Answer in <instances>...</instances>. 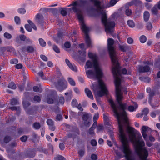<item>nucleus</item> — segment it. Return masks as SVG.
Instances as JSON below:
<instances>
[{"instance_id": "nucleus-1", "label": "nucleus", "mask_w": 160, "mask_h": 160, "mask_svg": "<svg viewBox=\"0 0 160 160\" xmlns=\"http://www.w3.org/2000/svg\"><path fill=\"white\" fill-rule=\"evenodd\" d=\"M115 92L117 101L119 105V108L122 111V112L119 113L117 108L112 100L110 99L109 102L111 104V106L113 109L114 114L118 122L119 131L120 134L124 133L123 128V125L122 122L123 121L125 123L128 124V122L125 109H127L126 103H122V100L123 97L121 93L120 88V80L118 78L115 81Z\"/></svg>"}, {"instance_id": "nucleus-2", "label": "nucleus", "mask_w": 160, "mask_h": 160, "mask_svg": "<svg viewBox=\"0 0 160 160\" xmlns=\"http://www.w3.org/2000/svg\"><path fill=\"white\" fill-rule=\"evenodd\" d=\"M88 56L92 59V62L89 60L86 63V66L88 68H91L93 66L94 68L95 72L92 70H89L86 71V73L88 77L90 78H95L98 79L99 86L101 90L98 92V95L101 97L104 95L107 94L108 92L105 84L100 79L103 77L102 72L98 66L97 56L91 52L88 53Z\"/></svg>"}, {"instance_id": "nucleus-3", "label": "nucleus", "mask_w": 160, "mask_h": 160, "mask_svg": "<svg viewBox=\"0 0 160 160\" xmlns=\"http://www.w3.org/2000/svg\"><path fill=\"white\" fill-rule=\"evenodd\" d=\"M90 1L93 3L94 6L97 8V12L101 15L102 22L105 26V31L107 33H111L113 31L115 23L109 19H107L106 11L104 9L113 6L118 1L111 0L109 3H107L104 2L103 1Z\"/></svg>"}, {"instance_id": "nucleus-4", "label": "nucleus", "mask_w": 160, "mask_h": 160, "mask_svg": "<svg viewBox=\"0 0 160 160\" xmlns=\"http://www.w3.org/2000/svg\"><path fill=\"white\" fill-rule=\"evenodd\" d=\"M133 128L128 126L126 131L129 134L130 140L135 147V150L137 155L142 160H147L148 155V151L146 148L143 147L145 146L143 141H140L142 137L140 134L137 137Z\"/></svg>"}, {"instance_id": "nucleus-5", "label": "nucleus", "mask_w": 160, "mask_h": 160, "mask_svg": "<svg viewBox=\"0 0 160 160\" xmlns=\"http://www.w3.org/2000/svg\"><path fill=\"white\" fill-rule=\"evenodd\" d=\"M87 0H78L74 2L73 4H70L69 6H73L72 8V10L77 13L81 29L84 34L85 40H90V38L88 34L89 28L84 23L82 14L83 12L88 11L87 7Z\"/></svg>"}, {"instance_id": "nucleus-6", "label": "nucleus", "mask_w": 160, "mask_h": 160, "mask_svg": "<svg viewBox=\"0 0 160 160\" xmlns=\"http://www.w3.org/2000/svg\"><path fill=\"white\" fill-rule=\"evenodd\" d=\"M114 41H108V52L113 65L112 67V72L115 78V81L118 78L120 80L121 83V74H130L129 72H127V70L125 68H123L121 71L120 69L119 63L118 61V58L116 55L115 48L114 47Z\"/></svg>"}, {"instance_id": "nucleus-7", "label": "nucleus", "mask_w": 160, "mask_h": 160, "mask_svg": "<svg viewBox=\"0 0 160 160\" xmlns=\"http://www.w3.org/2000/svg\"><path fill=\"white\" fill-rule=\"evenodd\" d=\"M120 137L122 145L120 149L124 154V157L127 160H135V158L132 155V151L128 145V141L127 138L125 133H120Z\"/></svg>"}, {"instance_id": "nucleus-8", "label": "nucleus", "mask_w": 160, "mask_h": 160, "mask_svg": "<svg viewBox=\"0 0 160 160\" xmlns=\"http://www.w3.org/2000/svg\"><path fill=\"white\" fill-rule=\"evenodd\" d=\"M58 75L60 76H61V79L58 81V83H56L55 85L57 89L60 91H61L66 88V84L67 82L65 80L62 76L61 73L60 72V71H58Z\"/></svg>"}, {"instance_id": "nucleus-9", "label": "nucleus", "mask_w": 160, "mask_h": 160, "mask_svg": "<svg viewBox=\"0 0 160 160\" xmlns=\"http://www.w3.org/2000/svg\"><path fill=\"white\" fill-rule=\"evenodd\" d=\"M91 118L90 114L84 112V114L82 115V118L83 121V123L84 125L87 127H89L91 125V123L89 120V118Z\"/></svg>"}, {"instance_id": "nucleus-10", "label": "nucleus", "mask_w": 160, "mask_h": 160, "mask_svg": "<svg viewBox=\"0 0 160 160\" xmlns=\"http://www.w3.org/2000/svg\"><path fill=\"white\" fill-rule=\"evenodd\" d=\"M151 132V130L150 128L147 126H143L142 128L141 133L142 135L143 138L145 140L147 139V133H148L149 132Z\"/></svg>"}, {"instance_id": "nucleus-11", "label": "nucleus", "mask_w": 160, "mask_h": 160, "mask_svg": "<svg viewBox=\"0 0 160 160\" xmlns=\"http://www.w3.org/2000/svg\"><path fill=\"white\" fill-rule=\"evenodd\" d=\"M138 70L140 72H145L149 71L150 68L148 66L146 65L144 66L141 65L138 66Z\"/></svg>"}, {"instance_id": "nucleus-12", "label": "nucleus", "mask_w": 160, "mask_h": 160, "mask_svg": "<svg viewBox=\"0 0 160 160\" xmlns=\"http://www.w3.org/2000/svg\"><path fill=\"white\" fill-rule=\"evenodd\" d=\"M35 21L38 23L41 24L43 22V17L40 13L37 14L35 16Z\"/></svg>"}, {"instance_id": "nucleus-13", "label": "nucleus", "mask_w": 160, "mask_h": 160, "mask_svg": "<svg viewBox=\"0 0 160 160\" xmlns=\"http://www.w3.org/2000/svg\"><path fill=\"white\" fill-rule=\"evenodd\" d=\"M65 61L67 64L68 65L69 68L73 71H77L76 67L73 65H72L70 63L69 61L67 59H66Z\"/></svg>"}, {"instance_id": "nucleus-14", "label": "nucleus", "mask_w": 160, "mask_h": 160, "mask_svg": "<svg viewBox=\"0 0 160 160\" xmlns=\"http://www.w3.org/2000/svg\"><path fill=\"white\" fill-rule=\"evenodd\" d=\"M85 92L88 97L92 100L93 99V97L92 92L89 89L87 88H85Z\"/></svg>"}, {"instance_id": "nucleus-15", "label": "nucleus", "mask_w": 160, "mask_h": 160, "mask_svg": "<svg viewBox=\"0 0 160 160\" xmlns=\"http://www.w3.org/2000/svg\"><path fill=\"white\" fill-rule=\"evenodd\" d=\"M53 96L52 94H48L47 96V100L48 104H52L53 102Z\"/></svg>"}, {"instance_id": "nucleus-16", "label": "nucleus", "mask_w": 160, "mask_h": 160, "mask_svg": "<svg viewBox=\"0 0 160 160\" xmlns=\"http://www.w3.org/2000/svg\"><path fill=\"white\" fill-rule=\"evenodd\" d=\"M103 118L105 124L106 125H110V124L109 121V118L105 113L103 114Z\"/></svg>"}, {"instance_id": "nucleus-17", "label": "nucleus", "mask_w": 160, "mask_h": 160, "mask_svg": "<svg viewBox=\"0 0 160 160\" xmlns=\"http://www.w3.org/2000/svg\"><path fill=\"white\" fill-rule=\"evenodd\" d=\"M119 49L122 52H125L128 49L127 46L126 45H120L119 46Z\"/></svg>"}, {"instance_id": "nucleus-18", "label": "nucleus", "mask_w": 160, "mask_h": 160, "mask_svg": "<svg viewBox=\"0 0 160 160\" xmlns=\"http://www.w3.org/2000/svg\"><path fill=\"white\" fill-rule=\"evenodd\" d=\"M138 107V105L137 103H135L134 106H130L128 107V110L130 112H133L136 110Z\"/></svg>"}, {"instance_id": "nucleus-19", "label": "nucleus", "mask_w": 160, "mask_h": 160, "mask_svg": "<svg viewBox=\"0 0 160 160\" xmlns=\"http://www.w3.org/2000/svg\"><path fill=\"white\" fill-rule=\"evenodd\" d=\"M16 142H12L11 144L8 145L6 148L7 150L8 151H10V150L13 148L16 147Z\"/></svg>"}, {"instance_id": "nucleus-20", "label": "nucleus", "mask_w": 160, "mask_h": 160, "mask_svg": "<svg viewBox=\"0 0 160 160\" xmlns=\"http://www.w3.org/2000/svg\"><path fill=\"white\" fill-rule=\"evenodd\" d=\"M79 53L80 55L82 56V58L81 59V60L83 62H84L85 60V57L86 56V53L85 51H79Z\"/></svg>"}, {"instance_id": "nucleus-21", "label": "nucleus", "mask_w": 160, "mask_h": 160, "mask_svg": "<svg viewBox=\"0 0 160 160\" xmlns=\"http://www.w3.org/2000/svg\"><path fill=\"white\" fill-rule=\"evenodd\" d=\"M156 92L155 90H152L149 94V102L151 103L152 101L153 97L155 95Z\"/></svg>"}, {"instance_id": "nucleus-22", "label": "nucleus", "mask_w": 160, "mask_h": 160, "mask_svg": "<svg viewBox=\"0 0 160 160\" xmlns=\"http://www.w3.org/2000/svg\"><path fill=\"white\" fill-rule=\"evenodd\" d=\"M150 14L149 12L148 11H145L143 14V18L144 21H147L149 18Z\"/></svg>"}, {"instance_id": "nucleus-23", "label": "nucleus", "mask_w": 160, "mask_h": 160, "mask_svg": "<svg viewBox=\"0 0 160 160\" xmlns=\"http://www.w3.org/2000/svg\"><path fill=\"white\" fill-rule=\"evenodd\" d=\"M158 9L156 5H155L151 9L152 13L154 15H157L158 13Z\"/></svg>"}, {"instance_id": "nucleus-24", "label": "nucleus", "mask_w": 160, "mask_h": 160, "mask_svg": "<svg viewBox=\"0 0 160 160\" xmlns=\"http://www.w3.org/2000/svg\"><path fill=\"white\" fill-rule=\"evenodd\" d=\"M33 127L35 129H39L41 127V125L39 123L35 122L33 124Z\"/></svg>"}, {"instance_id": "nucleus-25", "label": "nucleus", "mask_w": 160, "mask_h": 160, "mask_svg": "<svg viewBox=\"0 0 160 160\" xmlns=\"http://www.w3.org/2000/svg\"><path fill=\"white\" fill-rule=\"evenodd\" d=\"M127 24L131 28H133L135 26V24L132 20H129L127 21Z\"/></svg>"}, {"instance_id": "nucleus-26", "label": "nucleus", "mask_w": 160, "mask_h": 160, "mask_svg": "<svg viewBox=\"0 0 160 160\" xmlns=\"http://www.w3.org/2000/svg\"><path fill=\"white\" fill-rule=\"evenodd\" d=\"M41 96H39L37 95L35 96L33 98V100L36 103L39 102L41 100Z\"/></svg>"}, {"instance_id": "nucleus-27", "label": "nucleus", "mask_w": 160, "mask_h": 160, "mask_svg": "<svg viewBox=\"0 0 160 160\" xmlns=\"http://www.w3.org/2000/svg\"><path fill=\"white\" fill-rule=\"evenodd\" d=\"M68 82L72 86H75V82L72 78H68Z\"/></svg>"}, {"instance_id": "nucleus-28", "label": "nucleus", "mask_w": 160, "mask_h": 160, "mask_svg": "<svg viewBox=\"0 0 160 160\" xmlns=\"http://www.w3.org/2000/svg\"><path fill=\"white\" fill-rule=\"evenodd\" d=\"M8 88H12V89H15L16 88V86L15 83L13 82H11L8 85Z\"/></svg>"}, {"instance_id": "nucleus-29", "label": "nucleus", "mask_w": 160, "mask_h": 160, "mask_svg": "<svg viewBox=\"0 0 160 160\" xmlns=\"http://www.w3.org/2000/svg\"><path fill=\"white\" fill-rule=\"evenodd\" d=\"M54 160H66V159L63 156L58 155L57 157L55 158Z\"/></svg>"}, {"instance_id": "nucleus-30", "label": "nucleus", "mask_w": 160, "mask_h": 160, "mask_svg": "<svg viewBox=\"0 0 160 160\" xmlns=\"http://www.w3.org/2000/svg\"><path fill=\"white\" fill-rule=\"evenodd\" d=\"M11 104L12 105H17L18 104V102L16 99L13 98L11 100Z\"/></svg>"}, {"instance_id": "nucleus-31", "label": "nucleus", "mask_w": 160, "mask_h": 160, "mask_svg": "<svg viewBox=\"0 0 160 160\" xmlns=\"http://www.w3.org/2000/svg\"><path fill=\"white\" fill-rule=\"evenodd\" d=\"M35 155V153L34 151H29L28 154V156L29 158H33L34 157Z\"/></svg>"}, {"instance_id": "nucleus-32", "label": "nucleus", "mask_w": 160, "mask_h": 160, "mask_svg": "<svg viewBox=\"0 0 160 160\" xmlns=\"http://www.w3.org/2000/svg\"><path fill=\"white\" fill-rule=\"evenodd\" d=\"M11 140V138L10 136H5L4 139V142L5 143H7Z\"/></svg>"}, {"instance_id": "nucleus-33", "label": "nucleus", "mask_w": 160, "mask_h": 160, "mask_svg": "<svg viewBox=\"0 0 160 160\" xmlns=\"http://www.w3.org/2000/svg\"><path fill=\"white\" fill-rule=\"evenodd\" d=\"M38 75L40 76L42 79L43 80H46V78L44 76L43 72L41 71L38 73Z\"/></svg>"}, {"instance_id": "nucleus-34", "label": "nucleus", "mask_w": 160, "mask_h": 160, "mask_svg": "<svg viewBox=\"0 0 160 160\" xmlns=\"http://www.w3.org/2000/svg\"><path fill=\"white\" fill-rule=\"evenodd\" d=\"M18 12L20 14H24L26 12V10L23 8H20L18 9Z\"/></svg>"}, {"instance_id": "nucleus-35", "label": "nucleus", "mask_w": 160, "mask_h": 160, "mask_svg": "<svg viewBox=\"0 0 160 160\" xmlns=\"http://www.w3.org/2000/svg\"><path fill=\"white\" fill-rule=\"evenodd\" d=\"M72 105L73 107H77L78 104V102L77 100L76 99H74L72 102Z\"/></svg>"}, {"instance_id": "nucleus-36", "label": "nucleus", "mask_w": 160, "mask_h": 160, "mask_svg": "<svg viewBox=\"0 0 160 160\" xmlns=\"http://www.w3.org/2000/svg\"><path fill=\"white\" fill-rule=\"evenodd\" d=\"M75 137V136L74 134L72 133H69L67 134V135L65 137V139H67L68 138H74Z\"/></svg>"}, {"instance_id": "nucleus-37", "label": "nucleus", "mask_w": 160, "mask_h": 160, "mask_svg": "<svg viewBox=\"0 0 160 160\" xmlns=\"http://www.w3.org/2000/svg\"><path fill=\"white\" fill-rule=\"evenodd\" d=\"M27 51L29 52H32L34 51V48L32 46H29L27 48Z\"/></svg>"}, {"instance_id": "nucleus-38", "label": "nucleus", "mask_w": 160, "mask_h": 160, "mask_svg": "<svg viewBox=\"0 0 160 160\" xmlns=\"http://www.w3.org/2000/svg\"><path fill=\"white\" fill-rule=\"evenodd\" d=\"M22 103L24 107L26 109L30 105V103L28 101H23Z\"/></svg>"}, {"instance_id": "nucleus-39", "label": "nucleus", "mask_w": 160, "mask_h": 160, "mask_svg": "<svg viewBox=\"0 0 160 160\" xmlns=\"http://www.w3.org/2000/svg\"><path fill=\"white\" fill-rule=\"evenodd\" d=\"M108 133L110 135V137L111 138V140L112 141H113L114 138H113V132L111 130H109L108 132Z\"/></svg>"}, {"instance_id": "nucleus-40", "label": "nucleus", "mask_w": 160, "mask_h": 160, "mask_svg": "<svg viewBox=\"0 0 160 160\" xmlns=\"http://www.w3.org/2000/svg\"><path fill=\"white\" fill-rule=\"evenodd\" d=\"M53 49L54 51L56 53H58L60 52V51L59 48L56 45H53Z\"/></svg>"}, {"instance_id": "nucleus-41", "label": "nucleus", "mask_w": 160, "mask_h": 160, "mask_svg": "<svg viewBox=\"0 0 160 160\" xmlns=\"http://www.w3.org/2000/svg\"><path fill=\"white\" fill-rule=\"evenodd\" d=\"M4 36L7 39H10L12 38L11 35L8 32H5L4 34Z\"/></svg>"}, {"instance_id": "nucleus-42", "label": "nucleus", "mask_w": 160, "mask_h": 160, "mask_svg": "<svg viewBox=\"0 0 160 160\" xmlns=\"http://www.w3.org/2000/svg\"><path fill=\"white\" fill-rule=\"evenodd\" d=\"M85 152V150L84 149H81L79 151L78 153L80 157H82L84 155Z\"/></svg>"}, {"instance_id": "nucleus-43", "label": "nucleus", "mask_w": 160, "mask_h": 160, "mask_svg": "<svg viewBox=\"0 0 160 160\" xmlns=\"http://www.w3.org/2000/svg\"><path fill=\"white\" fill-rule=\"evenodd\" d=\"M25 28L29 32H31L32 30V29L31 26L28 24H26L25 26Z\"/></svg>"}, {"instance_id": "nucleus-44", "label": "nucleus", "mask_w": 160, "mask_h": 160, "mask_svg": "<svg viewBox=\"0 0 160 160\" xmlns=\"http://www.w3.org/2000/svg\"><path fill=\"white\" fill-rule=\"evenodd\" d=\"M9 108L12 110H16V111H19L20 110V108L19 107H10Z\"/></svg>"}, {"instance_id": "nucleus-45", "label": "nucleus", "mask_w": 160, "mask_h": 160, "mask_svg": "<svg viewBox=\"0 0 160 160\" xmlns=\"http://www.w3.org/2000/svg\"><path fill=\"white\" fill-rule=\"evenodd\" d=\"M14 20L15 22L17 24H19L20 23V19L18 16H16L14 18Z\"/></svg>"}, {"instance_id": "nucleus-46", "label": "nucleus", "mask_w": 160, "mask_h": 160, "mask_svg": "<svg viewBox=\"0 0 160 160\" xmlns=\"http://www.w3.org/2000/svg\"><path fill=\"white\" fill-rule=\"evenodd\" d=\"M61 13L63 16H65L67 15V11L65 8L62 9L61 10Z\"/></svg>"}, {"instance_id": "nucleus-47", "label": "nucleus", "mask_w": 160, "mask_h": 160, "mask_svg": "<svg viewBox=\"0 0 160 160\" xmlns=\"http://www.w3.org/2000/svg\"><path fill=\"white\" fill-rule=\"evenodd\" d=\"M59 102L61 104H63L64 102V98L63 96L60 97H59Z\"/></svg>"}, {"instance_id": "nucleus-48", "label": "nucleus", "mask_w": 160, "mask_h": 160, "mask_svg": "<svg viewBox=\"0 0 160 160\" xmlns=\"http://www.w3.org/2000/svg\"><path fill=\"white\" fill-rule=\"evenodd\" d=\"M47 124L49 125H53L54 123L52 120L51 119H48L47 121Z\"/></svg>"}, {"instance_id": "nucleus-49", "label": "nucleus", "mask_w": 160, "mask_h": 160, "mask_svg": "<svg viewBox=\"0 0 160 160\" xmlns=\"http://www.w3.org/2000/svg\"><path fill=\"white\" fill-rule=\"evenodd\" d=\"M132 12L131 10L129 9H127L125 11L126 15L128 16H130L132 13Z\"/></svg>"}, {"instance_id": "nucleus-50", "label": "nucleus", "mask_w": 160, "mask_h": 160, "mask_svg": "<svg viewBox=\"0 0 160 160\" xmlns=\"http://www.w3.org/2000/svg\"><path fill=\"white\" fill-rule=\"evenodd\" d=\"M149 111V110L148 108H145L143 110L142 113L143 114V115H147L148 114Z\"/></svg>"}, {"instance_id": "nucleus-51", "label": "nucleus", "mask_w": 160, "mask_h": 160, "mask_svg": "<svg viewBox=\"0 0 160 160\" xmlns=\"http://www.w3.org/2000/svg\"><path fill=\"white\" fill-rule=\"evenodd\" d=\"M93 127H91L90 128V129L88 131V133L90 135H92L93 134H94V132L93 130L95 129L93 128Z\"/></svg>"}, {"instance_id": "nucleus-52", "label": "nucleus", "mask_w": 160, "mask_h": 160, "mask_svg": "<svg viewBox=\"0 0 160 160\" xmlns=\"http://www.w3.org/2000/svg\"><path fill=\"white\" fill-rule=\"evenodd\" d=\"M18 60L16 59H13L11 60L10 62L11 64H16L18 62Z\"/></svg>"}, {"instance_id": "nucleus-53", "label": "nucleus", "mask_w": 160, "mask_h": 160, "mask_svg": "<svg viewBox=\"0 0 160 160\" xmlns=\"http://www.w3.org/2000/svg\"><path fill=\"white\" fill-rule=\"evenodd\" d=\"M64 47L67 48H69L71 47V44L68 42H66L64 44Z\"/></svg>"}, {"instance_id": "nucleus-54", "label": "nucleus", "mask_w": 160, "mask_h": 160, "mask_svg": "<svg viewBox=\"0 0 160 160\" xmlns=\"http://www.w3.org/2000/svg\"><path fill=\"white\" fill-rule=\"evenodd\" d=\"M91 144L92 146H96L97 145V142L95 139H92L91 142Z\"/></svg>"}, {"instance_id": "nucleus-55", "label": "nucleus", "mask_w": 160, "mask_h": 160, "mask_svg": "<svg viewBox=\"0 0 160 160\" xmlns=\"http://www.w3.org/2000/svg\"><path fill=\"white\" fill-rule=\"evenodd\" d=\"M19 38L20 40H28V39L27 38L26 36L24 35H20Z\"/></svg>"}, {"instance_id": "nucleus-56", "label": "nucleus", "mask_w": 160, "mask_h": 160, "mask_svg": "<svg viewBox=\"0 0 160 160\" xmlns=\"http://www.w3.org/2000/svg\"><path fill=\"white\" fill-rule=\"evenodd\" d=\"M147 28L148 30H150L152 28V25L151 23H148L147 24Z\"/></svg>"}, {"instance_id": "nucleus-57", "label": "nucleus", "mask_w": 160, "mask_h": 160, "mask_svg": "<svg viewBox=\"0 0 160 160\" xmlns=\"http://www.w3.org/2000/svg\"><path fill=\"white\" fill-rule=\"evenodd\" d=\"M103 127L102 125H99L97 128V129L98 130L97 132H98L103 130Z\"/></svg>"}, {"instance_id": "nucleus-58", "label": "nucleus", "mask_w": 160, "mask_h": 160, "mask_svg": "<svg viewBox=\"0 0 160 160\" xmlns=\"http://www.w3.org/2000/svg\"><path fill=\"white\" fill-rule=\"evenodd\" d=\"M91 159L92 160H96L97 159V156L94 154H92L91 155Z\"/></svg>"}, {"instance_id": "nucleus-59", "label": "nucleus", "mask_w": 160, "mask_h": 160, "mask_svg": "<svg viewBox=\"0 0 160 160\" xmlns=\"http://www.w3.org/2000/svg\"><path fill=\"white\" fill-rule=\"evenodd\" d=\"M59 147L60 149L61 150H63L65 148V146L64 144L62 143H60L59 145Z\"/></svg>"}, {"instance_id": "nucleus-60", "label": "nucleus", "mask_w": 160, "mask_h": 160, "mask_svg": "<svg viewBox=\"0 0 160 160\" xmlns=\"http://www.w3.org/2000/svg\"><path fill=\"white\" fill-rule=\"evenodd\" d=\"M41 58L43 61H48L47 58L45 56L43 55H41L40 56Z\"/></svg>"}, {"instance_id": "nucleus-61", "label": "nucleus", "mask_w": 160, "mask_h": 160, "mask_svg": "<svg viewBox=\"0 0 160 160\" xmlns=\"http://www.w3.org/2000/svg\"><path fill=\"white\" fill-rule=\"evenodd\" d=\"M99 117V114L98 113H95L94 116L93 118V121H96L97 120Z\"/></svg>"}, {"instance_id": "nucleus-62", "label": "nucleus", "mask_w": 160, "mask_h": 160, "mask_svg": "<svg viewBox=\"0 0 160 160\" xmlns=\"http://www.w3.org/2000/svg\"><path fill=\"white\" fill-rule=\"evenodd\" d=\"M152 101L151 103H149L152 106L153 108H155L156 107H158V104L157 102H156L155 104H154L153 103H152Z\"/></svg>"}, {"instance_id": "nucleus-63", "label": "nucleus", "mask_w": 160, "mask_h": 160, "mask_svg": "<svg viewBox=\"0 0 160 160\" xmlns=\"http://www.w3.org/2000/svg\"><path fill=\"white\" fill-rule=\"evenodd\" d=\"M27 139V137L26 136H24L20 138V140L22 142H25Z\"/></svg>"}, {"instance_id": "nucleus-64", "label": "nucleus", "mask_w": 160, "mask_h": 160, "mask_svg": "<svg viewBox=\"0 0 160 160\" xmlns=\"http://www.w3.org/2000/svg\"><path fill=\"white\" fill-rule=\"evenodd\" d=\"M39 42L40 45L44 47L46 45V43L44 41H39Z\"/></svg>"}]
</instances>
